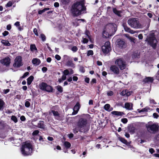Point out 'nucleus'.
<instances>
[{"label":"nucleus","mask_w":159,"mask_h":159,"mask_svg":"<svg viewBox=\"0 0 159 159\" xmlns=\"http://www.w3.org/2000/svg\"><path fill=\"white\" fill-rule=\"evenodd\" d=\"M71 11L74 16H78L86 12V7L83 0L77 1L72 5Z\"/></svg>","instance_id":"obj_1"},{"label":"nucleus","mask_w":159,"mask_h":159,"mask_svg":"<svg viewBox=\"0 0 159 159\" xmlns=\"http://www.w3.org/2000/svg\"><path fill=\"white\" fill-rule=\"evenodd\" d=\"M87 120L86 118H80L77 123L79 131L81 132L86 133L88 131L89 129L86 127Z\"/></svg>","instance_id":"obj_2"},{"label":"nucleus","mask_w":159,"mask_h":159,"mask_svg":"<svg viewBox=\"0 0 159 159\" xmlns=\"http://www.w3.org/2000/svg\"><path fill=\"white\" fill-rule=\"evenodd\" d=\"M146 127L147 131L149 133L155 134L159 130V126L158 124L153 123L152 121L149 122L146 125Z\"/></svg>","instance_id":"obj_3"},{"label":"nucleus","mask_w":159,"mask_h":159,"mask_svg":"<svg viewBox=\"0 0 159 159\" xmlns=\"http://www.w3.org/2000/svg\"><path fill=\"white\" fill-rule=\"evenodd\" d=\"M32 151V145L30 143H25L22 146L21 152L22 154L24 156L30 155Z\"/></svg>","instance_id":"obj_4"},{"label":"nucleus","mask_w":159,"mask_h":159,"mask_svg":"<svg viewBox=\"0 0 159 159\" xmlns=\"http://www.w3.org/2000/svg\"><path fill=\"white\" fill-rule=\"evenodd\" d=\"M146 40H147L149 44L153 49H155L156 48L157 41L156 39L154 33L150 34L148 38Z\"/></svg>","instance_id":"obj_5"},{"label":"nucleus","mask_w":159,"mask_h":159,"mask_svg":"<svg viewBox=\"0 0 159 159\" xmlns=\"http://www.w3.org/2000/svg\"><path fill=\"white\" fill-rule=\"evenodd\" d=\"M128 24L132 28L139 29L142 28V26L137 18H131L128 20Z\"/></svg>","instance_id":"obj_6"},{"label":"nucleus","mask_w":159,"mask_h":159,"mask_svg":"<svg viewBox=\"0 0 159 159\" xmlns=\"http://www.w3.org/2000/svg\"><path fill=\"white\" fill-rule=\"evenodd\" d=\"M115 63L121 70L125 69L126 67V63L123 58L117 59L115 61Z\"/></svg>","instance_id":"obj_7"},{"label":"nucleus","mask_w":159,"mask_h":159,"mask_svg":"<svg viewBox=\"0 0 159 159\" xmlns=\"http://www.w3.org/2000/svg\"><path fill=\"white\" fill-rule=\"evenodd\" d=\"M101 48L102 51L103 53L106 54L108 53L111 50L110 42L109 41L106 42L104 45Z\"/></svg>","instance_id":"obj_8"},{"label":"nucleus","mask_w":159,"mask_h":159,"mask_svg":"<svg viewBox=\"0 0 159 159\" xmlns=\"http://www.w3.org/2000/svg\"><path fill=\"white\" fill-rule=\"evenodd\" d=\"M23 65L22 57L20 56L16 57L15 59L13 66L15 67L18 68L22 66Z\"/></svg>","instance_id":"obj_9"},{"label":"nucleus","mask_w":159,"mask_h":159,"mask_svg":"<svg viewBox=\"0 0 159 159\" xmlns=\"http://www.w3.org/2000/svg\"><path fill=\"white\" fill-rule=\"evenodd\" d=\"M116 43L118 47L120 49L125 48L127 46V43L123 39H118Z\"/></svg>","instance_id":"obj_10"},{"label":"nucleus","mask_w":159,"mask_h":159,"mask_svg":"<svg viewBox=\"0 0 159 159\" xmlns=\"http://www.w3.org/2000/svg\"><path fill=\"white\" fill-rule=\"evenodd\" d=\"M11 59L8 57H6L0 61L1 62L7 66H8L11 63Z\"/></svg>","instance_id":"obj_11"},{"label":"nucleus","mask_w":159,"mask_h":159,"mask_svg":"<svg viewBox=\"0 0 159 159\" xmlns=\"http://www.w3.org/2000/svg\"><path fill=\"white\" fill-rule=\"evenodd\" d=\"M110 70L114 74L118 75L120 73L119 68L116 65H112L110 67Z\"/></svg>","instance_id":"obj_12"},{"label":"nucleus","mask_w":159,"mask_h":159,"mask_svg":"<svg viewBox=\"0 0 159 159\" xmlns=\"http://www.w3.org/2000/svg\"><path fill=\"white\" fill-rule=\"evenodd\" d=\"M122 26L123 27L125 30L126 32L131 34L134 33V31L129 27L126 23H124L122 24Z\"/></svg>","instance_id":"obj_13"},{"label":"nucleus","mask_w":159,"mask_h":159,"mask_svg":"<svg viewBox=\"0 0 159 159\" xmlns=\"http://www.w3.org/2000/svg\"><path fill=\"white\" fill-rule=\"evenodd\" d=\"M66 66L74 68L75 67V64L73 63L72 59L67 61L66 64Z\"/></svg>","instance_id":"obj_14"},{"label":"nucleus","mask_w":159,"mask_h":159,"mask_svg":"<svg viewBox=\"0 0 159 159\" xmlns=\"http://www.w3.org/2000/svg\"><path fill=\"white\" fill-rule=\"evenodd\" d=\"M154 79L152 77H147L144 79L143 80V82L145 83L148 82L152 83Z\"/></svg>","instance_id":"obj_15"},{"label":"nucleus","mask_w":159,"mask_h":159,"mask_svg":"<svg viewBox=\"0 0 159 159\" xmlns=\"http://www.w3.org/2000/svg\"><path fill=\"white\" fill-rule=\"evenodd\" d=\"M47 84L45 82H42L39 84L40 89L43 91H45Z\"/></svg>","instance_id":"obj_16"},{"label":"nucleus","mask_w":159,"mask_h":159,"mask_svg":"<svg viewBox=\"0 0 159 159\" xmlns=\"http://www.w3.org/2000/svg\"><path fill=\"white\" fill-rule=\"evenodd\" d=\"M45 125L44 121L42 120L39 121L38 124V126L39 128L43 129H45Z\"/></svg>","instance_id":"obj_17"},{"label":"nucleus","mask_w":159,"mask_h":159,"mask_svg":"<svg viewBox=\"0 0 159 159\" xmlns=\"http://www.w3.org/2000/svg\"><path fill=\"white\" fill-rule=\"evenodd\" d=\"M32 63L35 66H38L41 63L40 60L38 58H34L32 60Z\"/></svg>","instance_id":"obj_18"},{"label":"nucleus","mask_w":159,"mask_h":159,"mask_svg":"<svg viewBox=\"0 0 159 159\" xmlns=\"http://www.w3.org/2000/svg\"><path fill=\"white\" fill-rule=\"evenodd\" d=\"M53 89L52 86L47 84L45 91L48 93H51L53 92Z\"/></svg>","instance_id":"obj_19"},{"label":"nucleus","mask_w":159,"mask_h":159,"mask_svg":"<svg viewBox=\"0 0 159 159\" xmlns=\"http://www.w3.org/2000/svg\"><path fill=\"white\" fill-rule=\"evenodd\" d=\"M113 13L117 16L119 17L121 16V11H120L118 10L116 8H113Z\"/></svg>","instance_id":"obj_20"},{"label":"nucleus","mask_w":159,"mask_h":159,"mask_svg":"<svg viewBox=\"0 0 159 159\" xmlns=\"http://www.w3.org/2000/svg\"><path fill=\"white\" fill-rule=\"evenodd\" d=\"M111 113L113 115L117 116H121L124 114V113L123 112L114 111L111 112Z\"/></svg>","instance_id":"obj_21"},{"label":"nucleus","mask_w":159,"mask_h":159,"mask_svg":"<svg viewBox=\"0 0 159 159\" xmlns=\"http://www.w3.org/2000/svg\"><path fill=\"white\" fill-rule=\"evenodd\" d=\"M128 129L130 132L134 134L135 133V131L137 129L133 125H130Z\"/></svg>","instance_id":"obj_22"},{"label":"nucleus","mask_w":159,"mask_h":159,"mask_svg":"<svg viewBox=\"0 0 159 159\" xmlns=\"http://www.w3.org/2000/svg\"><path fill=\"white\" fill-rule=\"evenodd\" d=\"M30 49L32 52H34L35 51H37L38 50L35 44H31L30 45Z\"/></svg>","instance_id":"obj_23"},{"label":"nucleus","mask_w":159,"mask_h":159,"mask_svg":"<svg viewBox=\"0 0 159 159\" xmlns=\"http://www.w3.org/2000/svg\"><path fill=\"white\" fill-rule=\"evenodd\" d=\"M80 107V105L79 102H77L75 105L74 106L73 110L79 111Z\"/></svg>","instance_id":"obj_24"},{"label":"nucleus","mask_w":159,"mask_h":159,"mask_svg":"<svg viewBox=\"0 0 159 159\" xmlns=\"http://www.w3.org/2000/svg\"><path fill=\"white\" fill-rule=\"evenodd\" d=\"M34 79V76L32 75L30 76L27 79V84L28 85H30Z\"/></svg>","instance_id":"obj_25"},{"label":"nucleus","mask_w":159,"mask_h":159,"mask_svg":"<svg viewBox=\"0 0 159 159\" xmlns=\"http://www.w3.org/2000/svg\"><path fill=\"white\" fill-rule=\"evenodd\" d=\"M118 139L120 141L126 145H128L129 144V143H128L127 141L124 138L121 137H119L118 138Z\"/></svg>","instance_id":"obj_26"},{"label":"nucleus","mask_w":159,"mask_h":159,"mask_svg":"<svg viewBox=\"0 0 159 159\" xmlns=\"http://www.w3.org/2000/svg\"><path fill=\"white\" fill-rule=\"evenodd\" d=\"M5 104V102L2 99L0 98V111L3 109Z\"/></svg>","instance_id":"obj_27"},{"label":"nucleus","mask_w":159,"mask_h":159,"mask_svg":"<svg viewBox=\"0 0 159 159\" xmlns=\"http://www.w3.org/2000/svg\"><path fill=\"white\" fill-rule=\"evenodd\" d=\"M1 43L2 44L6 46H10L11 45V44L7 40H2Z\"/></svg>","instance_id":"obj_28"},{"label":"nucleus","mask_w":159,"mask_h":159,"mask_svg":"<svg viewBox=\"0 0 159 159\" xmlns=\"http://www.w3.org/2000/svg\"><path fill=\"white\" fill-rule=\"evenodd\" d=\"M150 108L149 107H146L140 110H139V109H138V112L139 113H141L142 112H147L148 111V110Z\"/></svg>","instance_id":"obj_29"},{"label":"nucleus","mask_w":159,"mask_h":159,"mask_svg":"<svg viewBox=\"0 0 159 159\" xmlns=\"http://www.w3.org/2000/svg\"><path fill=\"white\" fill-rule=\"evenodd\" d=\"M56 88L57 89L58 92L59 93H61L63 91V89L62 87L60 85H58L56 87Z\"/></svg>","instance_id":"obj_30"},{"label":"nucleus","mask_w":159,"mask_h":159,"mask_svg":"<svg viewBox=\"0 0 159 159\" xmlns=\"http://www.w3.org/2000/svg\"><path fill=\"white\" fill-rule=\"evenodd\" d=\"M64 145L66 149H68L71 146L70 143L67 141H65L64 143Z\"/></svg>","instance_id":"obj_31"},{"label":"nucleus","mask_w":159,"mask_h":159,"mask_svg":"<svg viewBox=\"0 0 159 159\" xmlns=\"http://www.w3.org/2000/svg\"><path fill=\"white\" fill-rule=\"evenodd\" d=\"M50 8L48 7H46L44 8L43 9L41 10H39L38 11V14L41 15L43 13L45 12L46 11L49 10Z\"/></svg>","instance_id":"obj_32"},{"label":"nucleus","mask_w":159,"mask_h":159,"mask_svg":"<svg viewBox=\"0 0 159 159\" xmlns=\"http://www.w3.org/2000/svg\"><path fill=\"white\" fill-rule=\"evenodd\" d=\"M85 34L86 35H87L88 38L89 39L90 41H91V36L90 35V33L89 30H85Z\"/></svg>","instance_id":"obj_33"},{"label":"nucleus","mask_w":159,"mask_h":159,"mask_svg":"<svg viewBox=\"0 0 159 159\" xmlns=\"http://www.w3.org/2000/svg\"><path fill=\"white\" fill-rule=\"evenodd\" d=\"M52 113L53 115V116L55 117H60V114L57 111H56L54 110H52Z\"/></svg>","instance_id":"obj_34"},{"label":"nucleus","mask_w":159,"mask_h":159,"mask_svg":"<svg viewBox=\"0 0 159 159\" xmlns=\"http://www.w3.org/2000/svg\"><path fill=\"white\" fill-rule=\"evenodd\" d=\"M140 57V54L138 52H134L132 55V57L134 58H139Z\"/></svg>","instance_id":"obj_35"},{"label":"nucleus","mask_w":159,"mask_h":159,"mask_svg":"<svg viewBox=\"0 0 159 159\" xmlns=\"http://www.w3.org/2000/svg\"><path fill=\"white\" fill-rule=\"evenodd\" d=\"M130 105L129 103L126 102L125 104V107L126 109L129 110H130L132 109V108H130Z\"/></svg>","instance_id":"obj_36"},{"label":"nucleus","mask_w":159,"mask_h":159,"mask_svg":"<svg viewBox=\"0 0 159 159\" xmlns=\"http://www.w3.org/2000/svg\"><path fill=\"white\" fill-rule=\"evenodd\" d=\"M11 119L15 123H16L18 121V119L16 116H11Z\"/></svg>","instance_id":"obj_37"},{"label":"nucleus","mask_w":159,"mask_h":159,"mask_svg":"<svg viewBox=\"0 0 159 159\" xmlns=\"http://www.w3.org/2000/svg\"><path fill=\"white\" fill-rule=\"evenodd\" d=\"M70 0H61L62 3L65 5H68L70 2Z\"/></svg>","instance_id":"obj_38"},{"label":"nucleus","mask_w":159,"mask_h":159,"mask_svg":"<svg viewBox=\"0 0 159 159\" xmlns=\"http://www.w3.org/2000/svg\"><path fill=\"white\" fill-rule=\"evenodd\" d=\"M63 59L64 61H68L71 59V57L67 55H64L63 56Z\"/></svg>","instance_id":"obj_39"},{"label":"nucleus","mask_w":159,"mask_h":159,"mask_svg":"<svg viewBox=\"0 0 159 159\" xmlns=\"http://www.w3.org/2000/svg\"><path fill=\"white\" fill-rule=\"evenodd\" d=\"M40 38H41L42 41L43 42L45 41L46 40V36L44 34H40Z\"/></svg>","instance_id":"obj_40"},{"label":"nucleus","mask_w":159,"mask_h":159,"mask_svg":"<svg viewBox=\"0 0 159 159\" xmlns=\"http://www.w3.org/2000/svg\"><path fill=\"white\" fill-rule=\"evenodd\" d=\"M110 107V104H106L104 106V109L106 111H109V109Z\"/></svg>","instance_id":"obj_41"},{"label":"nucleus","mask_w":159,"mask_h":159,"mask_svg":"<svg viewBox=\"0 0 159 159\" xmlns=\"http://www.w3.org/2000/svg\"><path fill=\"white\" fill-rule=\"evenodd\" d=\"M93 54V50H89L88 51L87 53V55L88 56H89L90 55L92 56Z\"/></svg>","instance_id":"obj_42"},{"label":"nucleus","mask_w":159,"mask_h":159,"mask_svg":"<svg viewBox=\"0 0 159 159\" xmlns=\"http://www.w3.org/2000/svg\"><path fill=\"white\" fill-rule=\"evenodd\" d=\"M30 103L29 102L26 101L25 102V106L26 107H30Z\"/></svg>","instance_id":"obj_43"},{"label":"nucleus","mask_w":159,"mask_h":159,"mask_svg":"<svg viewBox=\"0 0 159 159\" xmlns=\"http://www.w3.org/2000/svg\"><path fill=\"white\" fill-rule=\"evenodd\" d=\"M128 121V119L126 118H124L121 119V121L124 124H126Z\"/></svg>","instance_id":"obj_44"},{"label":"nucleus","mask_w":159,"mask_h":159,"mask_svg":"<svg viewBox=\"0 0 159 159\" xmlns=\"http://www.w3.org/2000/svg\"><path fill=\"white\" fill-rule=\"evenodd\" d=\"M12 5V3L11 1H9L6 5V7H10Z\"/></svg>","instance_id":"obj_45"},{"label":"nucleus","mask_w":159,"mask_h":159,"mask_svg":"<svg viewBox=\"0 0 159 159\" xmlns=\"http://www.w3.org/2000/svg\"><path fill=\"white\" fill-rule=\"evenodd\" d=\"M64 75H67L69 74V71L68 69H66L63 71Z\"/></svg>","instance_id":"obj_46"},{"label":"nucleus","mask_w":159,"mask_h":159,"mask_svg":"<svg viewBox=\"0 0 159 159\" xmlns=\"http://www.w3.org/2000/svg\"><path fill=\"white\" fill-rule=\"evenodd\" d=\"M78 49L75 46H73L71 48L72 51L75 52H76Z\"/></svg>","instance_id":"obj_47"},{"label":"nucleus","mask_w":159,"mask_h":159,"mask_svg":"<svg viewBox=\"0 0 159 159\" xmlns=\"http://www.w3.org/2000/svg\"><path fill=\"white\" fill-rule=\"evenodd\" d=\"M29 74V72H25L23 75L20 77V78H25Z\"/></svg>","instance_id":"obj_48"},{"label":"nucleus","mask_w":159,"mask_h":159,"mask_svg":"<svg viewBox=\"0 0 159 159\" xmlns=\"http://www.w3.org/2000/svg\"><path fill=\"white\" fill-rule=\"evenodd\" d=\"M80 71L82 73L85 72V70L83 66H81L80 69Z\"/></svg>","instance_id":"obj_49"},{"label":"nucleus","mask_w":159,"mask_h":159,"mask_svg":"<svg viewBox=\"0 0 159 159\" xmlns=\"http://www.w3.org/2000/svg\"><path fill=\"white\" fill-rule=\"evenodd\" d=\"M9 34V32L7 31H5L2 33V34L5 37L7 35H8Z\"/></svg>","instance_id":"obj_50"},{"label":"nucleus","mask_w":159,"mask_h":159,"mask_svg":"<svg viewBox=\"0 0 159 159\" xmlns=\"http://www.w3.org/2000/svg\"><path fill=\"white\" fill-rule=\"evenodd\" d=\"M126 94V89L123 90L120 93V95L122 96H125Z\"/></svg>","instance_id":"obj_51"},{"label":"nucleus","mask_w":159,"mask_h":159,"mask_svg":"<svg viewBox=\"0 0 159 159\" xmlns=\"http://www.w3.org/2000/svg\"><path fill=\"white\" fill-rule=\"evenodd\" d=\"M33 32L34 34L36 36H38V34L36 28H34L33 30Z\"/></svg>","instance_id":"obj_52"},{"label":"nucleus","mask_w":159,"mask_h":159,"mask_svg":"<svg viewBox=\"0 0 159 159\" xmlns=\"http://www.w3.org/2000/svg\"><path fill=\"white\" fill-rule=\"evenodd\" d=\"M39 131L38 130H35L33 132L32 134L33 135H36L39 133Z\"/></svg>","instance_id":"obj_53"},{"label":"nucleus","mask_w":159,"mask_h":159,"mask_svg":"<svg viewBox=\"0 0 159 159\" xmlns=\"http://www.w3.org/2000/svg\"><path fill=\"white\" fill-rule=\"evenodd\" d=\"M132 93V92L131 91H128V90L127 89H126V95L127 96H129L131 94V93Z\"/></svg>","instance_id":"obj_54"},{"label":"nucleus","mask_w":159,"mask_h":159,"mask_svg":"<svg viewBox=\"0 0 159 159\" xmlns=\"http://www.w3.org/2000/svg\"><path fill=\"white\" fill-rule=\"evenodd\" d=\"M82 39H83V43H88L89 41V40L88 39L86 38H83Z\"/></svg>","instance_id":"obj_55"},{"label":"nucleus","mask_w":159,"mask_h":159,"mask_svg":"<svg viewBox=\"0 0 159 159\" xmlns=\"http://www.w3.org/2000/svg\"><path fill=\"white\" fill-rule=\"evenodd\" d=\"M55 58L58 61L60 60L61 59V57L57 54L55 55Z\"/></svg>","instance_id":"obj_56"},{"label":"nucleus","mask_w":159,"mask_h":159,"mask_svg":"<svg viewBox=\"0 0 159 159\" xmlns=\"http://www.w3.org/2000/svg\"><path fill=\"white\" fill-rule=\"evenodd\" d=\"M153 116L154 117V118L157 119L158 118L159 116L157 113H153Z\"/></svg>","instance_id":"obj_57"},{"label":"nucleus","mask_w":159,"mask_h":159,"mask_svg":"<svg viewBox=\"0 0 159 159\" xmlns=\"http://www.w3.org/2000/svg\"><path fill=\"white\" fill-rule=\"evenodd\" d=\"M48 70L47 68L46 67H43L42 69V70L44 73L46 72Z\"/></svg>","instance_id":"obj_58"},{"label":"nucleus","mask_w":159,"mask_h":159,"mask_svg":"<svg viewBox=\"0 0 159 159\" xmlns=\"http://www.w3.org/2000/svg\"><path fill=\"white\" fill-rule=\"evenodd\" d=\"M149 152L152 154L155 152L153 148L149 149Z\"/></svg>","instance_id":"obj_59"},{"label":"nucleus","mask_w":159,"mask_h":159,"mask_svg":"<svg viewBox=\"0 0 159 159\" xmlns=\"http://www.w3.org/2000/svg\"><path fill=\"white\" fill-rule=\"evenodd\" d=\"M107 94L108 96H112L113 95V93L112 91H110L107 93Z\"/></svg>","instance_id":"obj_60"},{"label":"nucleus","mask_w":159,"mask_h":159,"mask_svg":"<svg viewBox=\"0 0 159 159\" xmlns=\"http://www.w3.org/2000/svg\"><path fill=\"white\" fill-rule=\"evenodd\" d=\"M20 119L22 121H24L25 120L26 118L24 116H22L20 117Z\"/></svg>","instance_id":"obj_61"},{"label":"nucleus","mask_w":159,"mask_h":159,"mask_svg":"<svg viewBox=\"0 0 159 159\" xmlns=\"http://www.w3.org/2000/svg\"><path fill=\"white\" fill-rule=\"evenodd\" d=\"M54 6L56 7H58L59 6V4L58 2H55L54 3Z\"/></svg>","instance_id":"obj_62"},{"label":"nucleus","mask_w":159,"mask_h":159,"mask_svg":"<svg viewBox=\"0 0 159 159\" xmlns=\"http://www.w3.org/2000/svg\"><path fill=\"white\" fill-rule=\"evenodd\" d=\"M138 37L139 39L141 40L143 39V34H139L138 36Z\"/></svg>","instance_id":"obj_63"},{"label":"nucleus","mask_w":159,"mask_h":159,"mask_svg":"<svg viewBox=\"0 0 159 159\" xmlns=\"http://www.w3.org/2000/svg\"><path fill=\"white\" fill-rule=\"evenodd\" d=\"M11 25L10 24L7 25V29L8 30H10L11 29Z\"/></svg>","instance_id":"obj_64"}]
</instances>
